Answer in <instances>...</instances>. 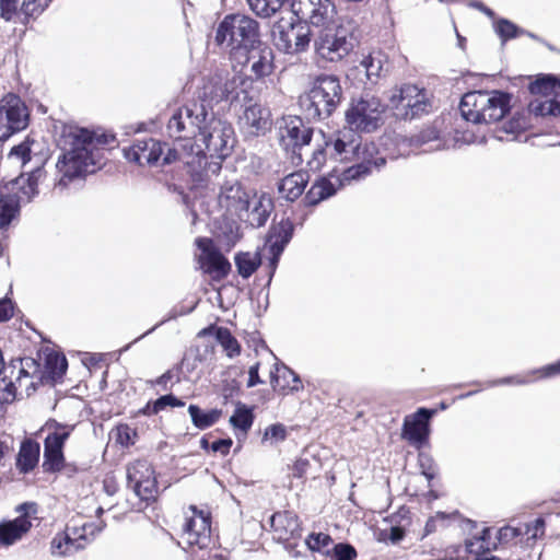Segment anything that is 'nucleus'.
Here are the masks:
<instances>
[{"label":"nucleus","mask_w":560,"mask_h":560,"mask_svg":"<svg viewBox=\"0 0 560 560\" xmlns=\"http://www.w3.org/2000/svg\"><path fill=\"white\" fill-rule=\"evenodd\" d=\"M389 105L404 119H412L427 112L428 95L425 90L413 84H405L394 89L389 96Z\"/></svg>","instance_id":"obj_13"},{"label":"nucleus","mask_w":560,"mask_h":560,"mask_svg":"<svg viewBox=\"0 0 560 560\" xmlns=\"http://www.w3.org/2000/svg\"><path fill=\"white\" fill-rule=\"evenodd\" d=\"M291 10L300 20L322 26L335 15V4L330 0H293Z\"/></svg>","instance_id":"obj_18"},{"label":"nucleus","mask_w":560,"mask_h":560,"mask_svg":"<svg viewBox=\"0 0 560 560\" xmlns=\"http://www.w3.org/2000/svg\"><path fill=\"white\" fill-rule=\"evenodd\" d=\"M209 115L203 101L187 104L172 114L167 122V132L176 142L163 155L162 164H171L178 160L192 172H197L206 164V154L195 138Z\"/></svg>","instance_id":"obj_1"},{"label":"nucleus","mask_w":560,"mask_h":560,"mask_svg":"<svg viewBox=\"0 0 560 560\" xmlns=\"http://www.w3.org/2000/svg\"><path fill=\"white\" fill-rule=\"evenodd\" d=\"M529 110L538 116H557L560 115V104L558 101L548 97L545 100L536 98L530 102Z\"/></svg>","instance_id":"obj_43"},{"label":"nucleus","mask_w":560,"mask_h":560,"mask_svg":"<svg viewBox=\"0 0 560 560\" xmlns=\"http://www.w3.org/2000/svg\"><path fill=\"white\" fill-rule=\"evenodd\" d=\"M310 466V463L307 459L305 458H299L293 467H292V474L294 477H298V478H302L306 471H307V467Z\"/></svg>","instance_id":"obj_60"},{"label":"nucleus","mask_w":560,"mask_h":560,"mask_svg":"<svg viewBox=\"0 0 560 560\" xmlns=\"http://www.w3.org/2000/svg\"><path fill=\"white\" fill-rule=\"evenodd\" d=\"M250 9L261 18H269L278 12L284 0H247Z\"/></svg>","instance_id":"obj_42"},{"label":"nucleus","mask_w":560,"mask_h":560,"mask_svg":"<svg viewBox=\"0 0 560 560\" xmlns=\"http://www.w3.org/2000/svg\"><path fill=\"white\" fill-rule=\"evenodd\" d=\"M13 315V305L10 300H0V322L8 320Z\"/></svg>","instance_id":"obj_59"},{"label":"nucleus","mask_w":560,"mask_h":560,"mask_svg":"<svg viewBox=\"0 0 560 560\" xmlns=\"http://www.w3.org/2000/svg\"><path fill=\"white\" fill-rule=\"evenodd\" d=\"M352 160L355 161V164L342 172L341 182L363 179L374 172H378L386 163V159L380 154L375 143H362L361 140Z\"/></svg>","instance_id":"obj_12"},{"label":"nucleus","mask_w":560,"mask_h":560,"mask_svg":"<svg viewBox=\"0 0 560 560\" xmlns=\"http://www.w3.org/2000/svg\"><path fill=\"white\" fill-rule=\"evenodd\" d=\"M168 406L183 407L185 406V402L172 394L164 395L154 401L148 402L143 409V413L148 416L158 415L160 411L164 410Z\"/></svg>","instance_id":"obj_41"},{"label":"nucleus","mask_w":560,"mask_h":560,"mask_svg":"<svg viewBox=\"0 0 560 560\" xmlns=\"http://www.w3.org/2000/svg\"><path fill=\"white\" fill-rule=\"evenodd\" d=\"M357 24L349 16H340L336 24L325 26L314 38V51L317 59L338 62L354 48Z\"/></svg>","instance_id":"obj_5"},{"label":"nucleus","mask_w":560,"mask_h":560,"mask_svg":"<svg viewBox=\"0 0 560 560\" xmlns=\"http://www.w3.org/2000/svg\"><path fill=\"white\" fill-rule=\"evenodd\" d=\"M215 42L229 51L232 59L242 62L240 55L261 43L259 24L246 15H226L218 26Z\"/></svg>","instance_id":"obj_4"},{"label":"nucleus","mask_w":560,"mask_h":560,"mask_svg":"<svg viewBox=\"0 0 560 560\" xmlns=\"http://www.w3.org/2000/svg\"><path fill=\"white\" fill-rule=\"evenodd\" d=\"M273 538L284 545L285 550L298 557V540L301 538V526L298 516L290 511L277 512L270 518Z\"/></svg>","instance_id":"obj_17"},{"label":"nucleus","mask_w":560,"mask_h":560,"mask_svg":"<svg viewBox=\"0 0 560 560\" xmlns=\"http://www.w3.org/2000/svg\"><path fill=\"white\" fill-rule=\"evenodd\" d=\"M384 107L375 96L362 97L353 102L346 113L349 127L355 131H373L378 127Z\"/></svg>","instance_id":"obj_15"},{"label":"nucleus","mask_w":560,"mask_h":560,"mask_svg":"<svg viewBox=\"0 0 560 560\" xmlns=\"http://www.w3.org/2000/svg\"><path fill=\"white\" fill-rule=\"evenodd\" d=\"M385 65V56L381 51L371 52L360 62V67L364 69L368 79L371 81H374L381 77Z\"/></svg>","instance_id":"obj_34"},{"label":"nucleus","mask_w":560,"mask_h":560,"mask_svg":"<svg viewBox=\"0 0 560 560\" xmlns=\"http://www.w3.org/2000/svg\"><path fill=\"white\" fill-rule=\"evenodd\" d=\"M324 139L325 151L329 150V154L335 160L351 161L353 153L358 148L360 136L350 127L334 132L328 139L320 132Z\"/></svg>","instance_id":"obj_19"},{"label":"nucleus","mask_w":560,"mask_h":560,"mask_svg":"<svg viewBox=\"0 0 560 560\" xmlns=\"http://www.w3.org/2000/svg\"><path fill=\"white\" fill-rule=\"evenodd\" d=\"M236 82H237V79L235 77L232 80H228L224 83V86L222 89H220V94H217L215 96L220 101L225 100V101L233 102L234 100H240L241 94H243V101H245L247 98V93L245 90L234 93Z\"/></svg>","instance_id":"obj_51"},{"label":"nucleus","mask_w":560,"mask_h":560,"mask_svg":"<svg viewBox=\"0 0 560 560\" xmlns=\"http://www.w3.org/2000/svg\"><path fill=\"white\" fill-rule=\"evenodd\" d=\"M20 9L23 11L20 0H0V18L7 22L12 21Z\"/></svg>","instance_id":"obj_52"},{"label":"nucleus","mask_w":560,"mask_h":560,"mask_svg":"<svg viewBox=\"0 0 560 560\" xmlns=\"http://www.w3.org/2000/svg\"><path fill=\"white\" fill-rule=\"evenodd\" d=\"M557 89H560V84L557 83L553 77H544L529 84V91L532 94L542 95L545 97L552 94L556 95Z\"/></svg>","instance_id":"obj_45"},{"label":"nucleus","mask_w":560,"mask_h":560,"mask_svg":"<svg viewBox=\"0 0 560 560\" xmlns=\"http://www.w3.org/2000/svg\"><path fill=\"white\" fill-rule=\"evenodd\" d=\"M253 413L246 407H240L230 418V422L234 428L247 432L253 424Z\"/></svg>","instance_id":"obj_49"},{"label":"nucleus","mask_w":560,"mask_h":560,"mask_svg":"<svg viewBox=\"0 0 560 560\" xmlns=\"http://www.w3.org/2000/svg\"><path fill=\"white\" fill-rule=\"evenodd\" d=\"M107 141L104 136H95L82 128L70 129L65 135V143L70 145L56 163L57 179L55 187L63 189L75 178L94 173L103 156L98 144Z\"/></svg>","instance_id":"obj_2"},{"label":"nucleus","mask_w":560,"mask_h":560,"mask_svg":"<svg viewBox=\"0 0 560 560\" xmlns=\"http://www.w3.org/2000/svg\"><path fill=\"white\" fill-rule=\"evenodd\" d=\"M188 412L194 425L200 430H205L213 425L221 417V411L218 409L203 411L196 405H190L188 407Z\"/></svg>","instance_id":"obj_33"},{"label":"nucleus","mask_w":560,"mask_h":560,"mask_svg":"<svg viewBox=\"0 0 560 560\" xmlns=\"http://www.w3.org/2000/svg\"><path fill=\"white\" fill-rule=\"evenodd\" d=\"M44 175V170L42 166H36L32 170L27 176V178L23 182L21 186V192L26 197L27 201L32 200L38 194V182Z\"/></svg>","instance_id":"obj_46"},{"label":"nucleus","mask_w":560,"mask_h":560,"mask_svg":"<svg viewBox=\"0 0 560 560\" xmlns=\"http://www.w3.org/2000/svg\"><path fill=\"white\" fill-rule=\"evenodd\" d=\"M433 411L420 408L416 413L406 417L402 429V438L411 445L420 447L429 436V419Z\"/></svg>","instance_id":"obj_22"},{"label":"nucleus","mask_w":560,"mask_h":560,"mask_svg":"<svg viewBox=\"0 0 560 560\" xmlns=\"http://www.w3.org/2000/svg\"><path fill=\"white\" fill-rule=\"evenodd\" d=\"M28 125V110L20 96L7 94L0 100V141L8 140L13 133Z\"/></svg>","instance_id":"obj_14"},{"label":"nucleus","mask_w":560,"mask_h":560,"mask_svg":"<svg viewBox=\"0 0 560 560\" xmlns=\"http://www.w3.org/2000/svg\"><path fill=\"white\" fill-rule=\"evenodd\" d=\"M209 114L197 135V137H199L198 141L202 142L205 145V150L202 149V151L206 155L209 154L211 158L223 160L233 149L235 141L234 130L231 124L217 117L211 109H209ZM220 170V163H208L206 161V164H203L201 168H198L197 172H192L191 168H189V172L192 176L197 177V180L201 182L209 171L215 174Z\"/></svg>","instance_id":"obj_3"},{"label":"nucleus","mask_w":560,"mask_h":560,"mask_svg":"<svg viewBox=\"0 0 560 560\" xmlns=\"http://www.w3.org/2000/svg\"><path fill=\"white\" fill-rule=\"evenodd\" d=\"M262 380L259 376V363L252 365L248 371L247 387H254L258 384H262Z\"/></svg>","instance_id":"obj_58"},{"label":"nucleus","mask_w":560,"mask_h":560,"mask_svg":"<svg viewBox=\"0 0 560 560\" xmlns=\"http://www.w3.org/2000/svg\"><path fill=\"white\" fill-rule=\"evenodd\" d=\"M518 535H521V532L517 528L505 526L499 530V540L509 541Z\"/></svg>","instance_id":"obj_61"},{"label":"nucleus","mask_w":560,"mask_h":560,"mask_svg":"<svg viewBox=\"0 0 560 560\" xmlns=\"http://www.w3.org/2000/svg\"><path fill=\"white\" fill-rule=\"evenodd\" d=\"M511 95L500 91H472L460 101L463 117L474 124L499 121L510 109Z\"/></svg>","instance_id":"obj_6"},{"label":"nucleus","mask_w":560,"mask_h":560,"mask_svg":"<svg viewBox=\"0 0 560 560\" xmlns=\"http://www.w3.org/2000/svg\"><path fill=\"white\" fill-rule=\"evenodd\" d=\"M215 339L223 348L225 354L233 359L241 354V345L237 339L231 334L229 328L218 327L215 329Z\"/></svg>","instance_id":"obj_38"},{"label":"nucleus","mask_w":560,"mask_h":560,"mask_svg":"<svg viewBox=\"0 0 560 560\" xmlns=\"http://www.w3.org/2000/svg\"><path fill=\"white\" fill-rule=\"evenodd\" d=\"M305 544L311 550L319 551L329 556L331 550L329 547L332 545V539L327 534H311L305 540Z\"/></svg>","instance_id":"obj_47"},{"label":"nucleus","mask_w":560,"mask_h":560,"mask_svg":"<svg viewBox=\"0 0 560 560\" xmlns=\"http://www.w3.org/2000/svg\"><path fill=\"white\" fill-rule=\"evenodd\" d=\"M205 266L208 272H217L219 276H225L231 265L228 259L217 249H205Z\"/></svg>","instance_id":"obj_36"},{"label":"nucleus","mask_w":560,"mask_h":560,"mask_svg":"<svg viewBox=\"0 0 560 560\" xmlns=\"http://www.w3.org/2000/svg\"><path fill=\"white\" fill-rule=\"evenodd\" d=\"M51 0H24L22 3L23 13L27 16L40 14Z\"/></svg>","instance_id":"obj_55"},{"label":"nucleus","mask_w":560,"mask_h":560,"mask_svg":"<svg viewBox=\"0 0 560 560\" xmlns=\"http://www.w3.org/2000/svg\"><path fill=\"white\" fill-rule=\"evenodd\" d=\"M242 58L241 65H248L252 75L255 79H261L271 74L273 70V52L270 47L265 45L262 42L258 47L250 48L244 55H240Z\"/></svg>","instance_id":"obj_21"},{"label":"nucleus","mask_w":560,"mask_h":560,"mask_svg":"<svg viewBox=\"0 0 560 560\" xmlns=\"http://www.w3.org/2000/svg\"><path fill=\"white\" fill-rule=\"evenodd\" d=\"M19 212V200L16 196L3 195L0 197V229H4Z\"/></svg>","instance_id":"obj_39"},{"label":"nucleus","mask_w":560,"mask_h":560,"mask_svg":"<svg viewBox=\"0 0 560 560\" xmlns=\"http://www.w3.org/2000/svg\"><path fill=\"white\" fill-rule=\"evenodd\" d=\"M287 438V429L281 423L271 424L266 428L264 433V440H268L271 443H279L284 441Z\"/></svg>","instance_id":"obj_54"},{"label":"nucleus","mask_w":560,"mask_h":560,"mask_svg":"<svg viewBox=\"0 0 560 560\" xmlns=\"http://www.w3.org/2000/svg\"><path fill=\"white\" fill-rule=\"evenodd\" d=\"M39 444L32 440H25L20 447L16 466L18 468L26 474L34 469L39 460Z\"/></svg>","instance_id":"obj_29"},{"label":"nucleus","mask_w":560,"mask_h":560,"mask_svg":"<svg viewBox=\"0 0 560 560\" xmlns=\"http://www.w3.org/2000/svg\"><path fill=\"white\" fill-rule=\"evenodd\" d=\"M34 141L25 140L18 145H14L10 153L9 158L15 159L21 162L22 166H25L26 163L32 161V144Z\"/></svg>","instance_id":"obj_50"},{"label":"nucleus","mask_w":560,"mask_h":560,"mask_svg":"<svg viewBox=\"0 0 560 560\" xmlns=\"http://www.w3.org/2000/svg\"><path fill=\"white\" fill-rule=\"evenodd\" d=\"M308 182V175L299 171L287 175L279 184L278 190L287 200H296L304 191Z\"/></svg>","instance_id":"obj_27"},{"label":"nucleus","mask_w":560,"mask_h":560,"mask_svg":"<svg viewBox=\"0 0 560 560\" xmlns=\"http://www.w3.org/2000/svg\"><path fill=\"white\" fill-rule=\"evenodd\" d=\"M293 224L290 220H281L270 229L267 243L273 257H278L283 252L285 245L293 235Z\"/></svg>","instance_id":"obj_26"},{"label":"nucleus","mask_w":560,"mask_h":560,"mask_svg":"<svg viewBox=\"0 0 560 560\" xmlns=\"http://www.w3.org/2000/svg\"><path fill=\"white\" fill-rule=\"evenodd\" d=\"M334 560H354L357 557L355 549L348 544L334 545L330 555Z\"/></svg>","instance_id":"obj_53"},{"label":"nucleus","mask_w":560,"mask_h":560,"mask_svg":"<svg viewBox=\"0 0 560 560\" xmlns=\"http://www.w3.org/2000/svg\"><path fill=\"white\" fill-rule=\"evenodd\" d=\"M272 210L273 201L268 194H255L249 198L248 212H243V215L246 214V221L252 226L260 228L265 225Z\"/></svg>","instance_id":"obj_25"},{"label":"nucleus","mask_w":560,"mask_h":560,"mask_svg":"<svg viewBox=\"0 0 560 560\" xmlns=\"http://www.w3.org/2000/svg\"><path fill=\"white\" fill-rule=\"evenodd\" d=\"M489 528H483L480 536H475L466 540L467 552L475 555V560H502L499 557L490 555V548L486 546Z\"/></svg>","instance_id":"obj_32"},{"label":"nucleus","mask_w":560,"mask_h":560,"mask_svg":"<svg viewBox=\"0 0 560 560\" xmlns=\"http://www.w3.org/2000/svg\"><path fill=\"white\" fill-rule=\"evenodd\" d=\"M336 192L334 184L326 178L314 183L306 194V200L310 205H317L322 200L332 196Z\"/></svg>","instance_id":"obj_37"},{"label":"nucleus","mask_w":560,"mask_h":560,"mask_svg":"<svg viewBox=\"0 0 560 560\" xmlns=\"http://www.w3.org/2000/svg\"><path fill=\"white\" fill-rule=\"evenodd\" d=\"M301 380L291 369L285 365H273L270 371V384L276 389L277 387H290L292 390H299Z\"/></svg>","instance_id":"obj_30"},{"label":"nucleus","mask_w":560,"mask_h":560,"mask_svg":"<svg viewBox=\"0 0 560 560\" xmlns=\"http://www.w3.org/2000/svg\"><path fill=\"white\" fill-rule=\"evenodd\" d=\"M31 528V522L26 516H19L13 521L0 524V545L11 546L20 540Z\"/></svg>","instance_id":"obj_28"},{"label":"nucleus","mask_w":560,"mask_h":560,"mask_svg":"<svg viewBox=\"0 0 560 560\" xmlns=\"http://www.w3.org/2000/svg\"><path fill=\"white\" fill-rule=\"evenodd\" d=\"M125 156L128 161L139 165L154 164L164 153V145L152 138L137 140L130 148L125 149Z\"/></svg>","instance_id":"obj_23"},{"label":"nucleus","mask_w":560,"mask_h":560,"mask_svg":"<svg viewBox=\"0 0 560 560\" xmlns=\"http://www.w3.org/2000/svg\"><path fill=\"white\" fill-rule=\"evenodd\" d=\"M51 553L59 557H65L72 555L75 552V547L71 542V538L69 534L63 530L62 533H58L51 540L50 544Z\"/></svg>","instance_id":"obj_44"},{"label":"nucleus","mask_w":560,"mask_h":560,"mask_svg":"<svg viewBox=\"0 0 560 560\" xmlns=\"http://www.w3.org/2000/svg\"><path fill=\"white\" fill-rule=\"evenodd\" d=\"M235 265L243 278H249L260 265V257L257 253H241L235 256Z\"/></svg>","instance_id":"obj_40"},{"label":"nucleus","mask_w":560,"mask_h":560,"mask_svg":"<svg viewBox=\"0 0 560 560\" xmlns=\"http://www.w3.org/2000/svg\"><path fill=\"white\" fill-rule=\"evenodd\" d=\"M270 113L258 103H248L244 105L243 115L240 122L250 135L264 133L270 127Z\"/></svg>","instance_id":"obj_24"},{"label":"nucleus","mask_w":560,"mask_h":560,"mask_svg":"<svg viewBox=\"0 0 560 560\" xmlns=\"http://www.w3.org/2000/svg\"><path fill=\"white\" fill-rule=\"evenodd\" d=\"M495 31L503 40H506L515 37L518 28L512 22L503 19L497 23Z\"/></svg>","instance_id":"obj_56"},{"label":"nucleus","mask_w":560,"mask_h":560,"mask_svg":"<svg viewBox=\"0 0 560 560\" xmlns=\"http://www.w3.org/2000/svg\"><path fill=\"white\" fill-rule=\"evenodd\" d=\"M68 368L67 359L63 354L49 352L45 358V373L51 381H57L63 376Z\"/></svg>","instance_id":"obj_35"},{"label":"nucleus","mask_w":560,"mask_h":560,"mask_svg":"<svg viewBox=\"0 0 560 560\" xmlns=\"http://www.w3.org/2000/svg\"><path fill=\"white\" fill-rule=\"evenodd\" d=\"M275 46L285 54L305 51L311 43L310 28L292 16L281 18L271 30Z\"/></svg>","instance_id":"obj_11"},{"label":"nucleus","mask_w":560,"mask_h":560,"mask_svg":"<svg viewBox=\"0 0 560 560\" xmlns=\"http://www.w3.org/2000/svg\"><path fill=\"white\" fill-rule=\"evenodd\" d=\"M524 128H525L524 120H522L520 118H517V119L513 118L502 126L501 131H503L508 136L512 135L513 137L511 139L514 140V139H516L515 135L518 133L520 131H522Z\"/></svg>","instance_id":"obj_57"},{"label":"nucleus","mask_w":560,"mask_h":560,"mask_svg":"<svg viewBox=\"0 0 560 560\" xmlns=\"http://www.w3.org/2000/svg\"><path fill=\"white\" fill-rule=\"evenodd\" d=\"M73 430L74 425L60 423L55 419H49L42 427L40 431L46 433L43 460L46 472H58L63 469L66 465L63 446Z\"/></svg>","instance_id":"obj_9"},{"label":"nucleus","mask_w":560,"mask_h":560,"mask_svg":"<svg viewBox=\"0 0 560 560\" xmlns=\"http://www.w3.org/2000/svg\"><path fill=\"white\" fill-rule=\"evenodd\" d=\"M313 137V130L303 125L298 117L285 119L280 126V141L283 148L298 156L302 162L306 160L311 170L316 171L322 167L326 161V154L323 147L311 150L308 148Z\"/></svg>","instance_id":"obj_7"},{"label":"nucleus","mask_w":560,"mask_h":560,"mask_svg":"<svg viewBox=\"0 0 560 560\" xmlns=\"http://www.w3.org/2000/svg\"><path fill=\"white\" fill-rule=\"evenodd\" d=\"M421 467L423 468L422 472L427 477V479L430 481L435 477V469L432 466L431 458L425 457L421 458Z\"/></svg>","instance_id":"obj_63"},{"label":"nucleus","mask_w":560,"mask_h":560,"mask_svg":"<svg viewBox=\"0 0 560 560\" xmlns=\"http://www.w3.org/2000/svg\"><path fill=\"white\" fill-rule=\"evenodd\" d=\"M189 510L191 515L186 517L183 525L182 541L189 548L197 547L202 552L201 556H198L200 560H206V556L209 560H223L218 553H214L212 559L211 551H207L212 542L209 513L197 510L194 505Z\"/></svg>","instance_id":"obj_10"},{"label":"nucleus","mask_w":560,"mask_h":560,"mask_svg":"<svg viewBox=\"0 0 560 560\" xmlns=\"http://www.w3.org/2000/svg\"><path fill=\"white\" fill-rule=\"evenodd\" d=\"M232 445V440H218L214 441L211 445V448L213 452H221L222 454H228L230 451V447Z\"/></svg>","instance_id":"obj_62"},{"label":"nucleus","mask_w":560,"mask_h":560,"mask_svg":"<svg viewBox=\"0 0 560 560\" xmlns=\"http://www.w3.org/2000/svg\"><path fill=\"white\" fill-rule=\"evenodd\" d=\"M128 487L142 501L155 500L158 485L152 465L147 460H136L127 467Z\"/></svg>","instance_id":"obj_16"},{"label":"nucleus","mask_w":560,"mask_h":560,"mask_svg":"<svg viewBox=\"0 0 560 560\" xmlns=\"http://www.w3.org/2000/svg\"><path fill=\"white\" fill-rule=\"evenodd\" d=\"M65 530L69 534L71 542L78 551L84 548L85 544L93 538L95 532L101 530V527H97L93 523H83L82 525H67Z\"/></svg>","instance_id":"obj_31"},{"label":"nucleus","mask_w":560,"mask_h":560,"mask_svg":"<svg viewBox=\"0 0 560 560\" xmlns=\"http://www.w3.org/2000/svg\"><path fill=\"white\" fill-rule=\"evenodd\" d=\"M416 142L423 145L430 144L434 142V144L430 145L428 150H442L445 148V144L440 139V133L434 127H428L423 129L417 137Z\"/></svg>","instance_id":"obj_48"},{"label":"nucleus","mask_w":560,"mask_h":560,"mask_svg":"<svg viewBox=\"0 0 560 560\" xmlns=\"http://www.w3.org/2000/svg\"><path fill=\"white\" fill-rule=\"evenodd\" d=\"M219 205L228 212L243 219V212H248L249 194L236 180L225 182L220 190Z\"/></svg>","instance_id":"obj_20"},{"label":"nucleus","mask_w":560,"mask_h":560,"mask_svg":"<svg viewBox=\"0 0 560 560\" xmlns=\"http://www.w3.org/2000/svg\"><path fill=\"white\" fill-rule=\"evenodd\" d=\"M542 377H550L560 374V360L557 363L545 366L538 371Z\"/></svg>","instance_id":"obj_64"},{"label":"nucleus","mask_w":560,"mask_h":560,"mask_svg":"<svg viewBox=\"0 0 560 560\" xmlns=\"http://www.w3.org/2000/svg\"><path fill=\"white\" fill-rule=\"evenodd\" d=\"M342 98L340 81L335 75H319L310 92L301 97V105L308 118H328L338 107Z\"/></svg>","instance_id":"obj_8"}]
</instances>
